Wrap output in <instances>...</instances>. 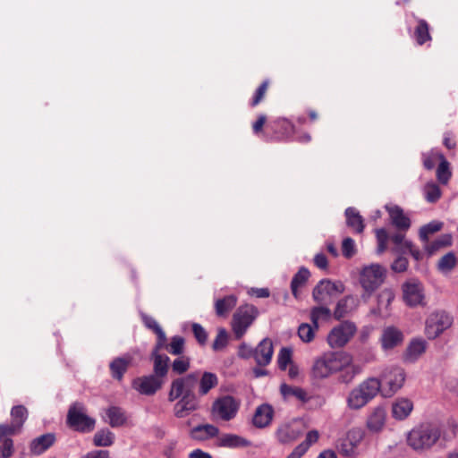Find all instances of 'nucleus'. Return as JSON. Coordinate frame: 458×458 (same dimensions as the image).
Here are the masks:
<instances>
[{
	"label": "nucleus",
	"instance_id": "1",
	"mask_svg": "<svg viewBox=\"0 0 458 458\" xmlns=\"http://www.w3.org/2000/svg\"><path fill=\"white\" fill-rule=\"evenodd\" d=\"M458 432V422L447 421L444 429L433 423H421L411 428L406 437L407 445L416 452H424L433 447L442 437L444 440L454 439Z\"/></svg>",
	"mask_w": 458,
	"mask_h": 458
},
{
	"label": "nucleus",
	"instance_id": "2",
	"mask_svg": "<svg viewBox=\"0 0 458 458\" xmlns=\"http://www.w3.org/2000/svg\"><path fill=\"white\" fill-rule=\"evenodd\" d=\"M342 370H346L342 381L348 383L360 372V368L353 363L352 355L345 352H327L314 360L312 376L322 379Z\"/></svg>",
	"mask_w": 458,
	"mask_h": 458
},
{
	"label": "nucleus",
	"instance_id": "3",
	"mask_svg": "<svg viewBox=\"0 0 458 458\" xmlns=\"http://www.w3.org/2000/svg\"><path fill=\"white\" fill-rule=\"evenodd\" d=\"M381 383L374 377H368L350 390L346 396V406L351 411H359L371 402L380 392Z\"/></svg>",
	"mask_w": 458,
	"mask_h": 458
},
{
	"label": "nucleus",
	"instance_id": "4",
	"mask_svg": "<svg viewBox=\"0 0 458 458\" xmlns=\"http://www.w3.org/2000/svg\"><path fill=\"white\" fill-rule=\"evenodd\" d=\"M386 276V267L378 263H371L360 267L358 274V282L363 291L361 299L365 302L385 283Z\"/></svg>",
	"mask_w": 458,
	"mask_h": 458
},
{
	"label": "nucleus",
	"instance_id": "5",
	"mask_svg": "<svg viewBox=\"0 0 458 458\" xmlns=\"http://www.w3.org/2000/svg\"><path fill=\"white\" fill-rule=\"evenodd\" d=\"M377 379L381 383L379 393H381L384 397H391L404 386L406 373L401 367L390 366L382 371L380 378Z\"/></svg>",
	"mask_w": 458,
	"mask_h": 458
},
{
	"label": "nucleus",
	"instance_id": "6",
	"mask_svg": "<svg viewBox=\"0 0 458 458\" xmlns=\"http://www.w3.org/2000/svg\"><path fill=\"white\" fill-rule=\"evenodd\" d=\"M366 437V431L361 427L349 428L341 438L338 449L346 457H356L361 454V445Z\"/></svg>",
	"mask_w": 458,
	"mask_h": 458
},
{
	"label": "nucleus",
	"instance_id": "7",
	"mask_svg": "<svg viewBox=\"0 0 458 458\" xmlns=\"http://www.w3.org/2000/svg\"><path fill=\"white\" fill-rule=\"evenodd\" d=\"M453 325V318L444 310L431 312L425 322V335L433 340L442 335Z\"/></svg>",
	"mask_w": 458,
	"mask_h": 458
},
{
	"label": "nucleus",
	"instance_id": "8",
	"mask_svg": "<svg viewBox=\"0 0 458 458\" xmlns=\"http://www.w3.org/2000/svg\"><path fill=\"white\" fill-rule=\"evenodd\" d=\"M240 403L232 396H224L216 400L211 408V414L216 420L229 421L239 410Z\"/></svg>",
	"mask_w": 458,
	"mask_h": 458
},
{
	"label": "nucleus",
	"instance_id": "9",
	"mask_svg": "<svg viewBox=\"0 0 458 458\" xmlns=\"http://www.w3.org/2000/svg\"><path fill=\"white\" fill-rule=\"evenodd\" d=\"M195 381L196 376L194 374H189L186 377L173 380L168 392V401L174 402L182 398L196 397L192 393Z\"/></svg>",
	"mask_w": 458,
	"mask_h": 458
},
{
	"label": "nucleus",
	"instance_id": "10",
	"mask_svg": "<svg viewBox=\"0 0 458 458\" xmlns=\"http://www.w3.org/2000/svg\"><path fill=\"white\" fill-rule=\"evenodd\" d=\"M344 291L341 282L321 280L313 289V298L317 302L327 303Z\"/></svg>",
	"mask_w": 458,
	"mask_h": 458
},
{
	"label": "nucleus",
	"instance_id": "11",
	"mask_svg": "<svg viewBox=\"0 0 458 458\" xmlns=\"http://www.w3.org/2000/svg\"><path fill=\"white\" fill-rule=\"evenodd\" d=\"M403 300L409 307L425 305V293L420 282L416 279L406 281L402 285Z\"/></svg>",
	"mask_w": 458,
	"mask_h": 458
},
{
	"label": "nucleus",
	"instance_id": "12",
	"mask_svg": "<svg viewBox=\"0 0 458 458\" xmlns=\"http://www.w3.org/2000/svg\"><path fill=\"white\" fill-rule=\"evenodd\" d=\"M67 421L71 427L80 431H90L95 427V420L86 414L81 403H74L68 411Z\"/></svg>",
	"mask_w": 458,
	"mask_h": 458
},
{
	"label": "nucleus",
	"instance_id": "13",
	"mask_svg": "<svg viewBox=\"0 0 458 458\" xmlns=\"http://www.w3.org/2000/svg\"><path fill=\"white\" fill-rule=\"evenodd\" d=\"M253 306H244L238 309L233 318V331L236 338H241L251 325L257 316Z\"/></svg>",
	"mask_w": 458,
	"mask_h": 458
},
{
	"label": "nucleus",
	"instance_id": "14",
	"mask_svg": "<svg viewBox=\"0 0 458 458\" xmlns=\"http://www.w3.org/2000/svg\"><path fill=\"white\" fill-rule=\"evenodd\" d=\"M355 332V325L345 321L330 331L327 335V343L332 348L343 347L354 335Z\"/></svg>",
	"mask_w": 458,
	"mask_h": 458
},
{
	"label": "nucleus",
	"instance_id": "15",
	"mask_svg": "<svg viewBox=\"0 0 458 458\" xmlns=\"http://www.w3.org/2000/svg\"><path fill=\"white\" fill-rule=\"evenodd\" d=\"M164 385V379L155 375L141 376L131 382L132 388L143 395H154Z\"/></svg>",
	"mask_w": 458,
	"mask_h": 458
},
{
	"label": "nucleus",
	"instance_id": "16",
	"mask_svg": "<svg viewBox=\"0 0 458 458\" xmlns=\"http://www.w3.org/2000/svg\"><path fill=\"white\" fill-rule=\"evenodd\" d=\"M387 413L382 405L373 407L366 418V429L371 434L381 433L386 425Z\"/></svg>",
	"mask_w": 458,
	"mask_h": 458
},
{
	"label": "nucleus",
	"instance_id": "17",
	"mask_svg": "<svg viewBox=\"0 0 458 458\" xmlns=\"http://www.w3.org/2000/svg\"><path fill=\"white\" fill-rule=\"evenodd\" d=\"M414 410V402L407 396L395 398L390 406L391 417L396 421H404L410 418Z\"/></svg>",
	"mask_w": 458,
	"mask_h": 458
},
{
	"label": "nucleus",
	"instance_id": "18",
	"mask_svg": "<svg viewBox=\"0 0 458 458\" xmlns=\"http://www.w3.org/2000/svg\"><path fill=\"white\" fill-rule=\"evenodd\" d=\"M404 336L403 332L393 326L386 327L383 329L380 336V344L384 352H389L400 346L403 342Z\"/></svg>",
	"mask_w": 458,
	"mask_h": 458
},
{
	"label": "nucleus",
	"instance_id": "19",
	"mask_svg": "<svg viewBox=\"0 0 458 458\" xmlns=\"http://www.w3.org/2000/svg\"><path fill=\"white\" fill-rule=\"evenodd\" d=\"M386 209L389 214L392 224L396 228L402 231H407L411 227V219L401 207L389 204L386 206Z\"/></svg>",
	"mask_w": 458,
	"mask_h": 458
},
{
	"label": "nucleus",
	"instance_id": "20",
	"mask_svg": "<svg viewBox=\"0 0 458 458\" xmlns=\"http://www.w3.org/2000/svg\"><path fill=\"white\" fill-rule=\"evenodd\" d=\"M16 435L8 429L7 424H0V458H10L13 455L15 448L12 436Z\"/></svg>",
	"mask_w": 458,
	"mask_h": 458
},
{
	"label": "nucleus",
	"instance_id": "21",
	"mask_svg": "<svg viewBox=\"0 0 458 458\" xmlns=\"http://www.w3.org/2000/svg\"><path fill=\"white\" fill-rule=\"evenodd\" d=\"M274 353L273 343L269 338L263 339L254 350V359L258 365L267 366Z\"/></svg>",
	"mask_w": 458,
	"mask_h": 458
},
{
	"label": "nucleus",
	"instance_id": "22",
	"mask_svg": "<svg viewBox=\"0 0 458 458\" xmlns=\"http://www.w3.org/2000/svg\"><path fill=\"white\" fill-rule=\"evenodd\" d=\"M273 417V407L267 403H263L257 407L252 418V422L255 427L262 428L271 423Z\"/></svg>",
	"mask_w": 458,
	"mask_h": 458
},
{
	"label": "nucleus",
	"instance_id": "23",
	"mask_svg": "<svg viewBox=\"0 0 458 458\" xmlns=\"http://www.w3.org/2000/svg\"><path fill=\"white\" fill-rule=\"evenodd\" d=\"M216 445L219 447L240 448L250 445V442L236 434H223L217 436Z\"/></svg>",
	"mask_w": 458,
	"mask_h": 458
},
{
	"label": "nucleus",
	"instance_id": "24",
	"mask_svg": "<svg viewBox=\"0 0 458 458\" xmlns=\"http://www.w3.org/2000/svg\"><path fill=\"white\" fill-rule=\"evenodd\" d=\"M394 297L395 293L392 288L386 287L381 290L377 295V308L373 312L379 316H386Z\"/></svg>",
	"mask_w": 458,
	"mask_h": 458
},
{
	"label": "nucleus",
	"instance_id": "25",
	"mask_svg": "<svg viewBox=\"0 0 458 458\" xmlns=\"http://www.w3.org/2000/svg\"><path fill=\"white\" fill-rule=\"evenodd\" d=\"M28 418V411L22 405H17L11 410V424L7 425L8 429L15 434L21 432L26 420Z\"/></svg>",
	"mask_w": 458,
	"mask_h": 458
},
{
	"label": "nucleus",
	"instance_id": "26",
	"mask_svg": "<svg viewBox=\"0 0 458 458\" xmlns=\"http://www.w3.org/2000/svg\"><path fill=\"white\" fill-rule=\"evenodd\" d=\"M198 408L199 403L196 397L178 399V402L174 407V414L177 418H184L190 412L196 411Z\"/></svg>",
	"mask_w": 458,
	"mask_h": 458
},
{
	"label": "nucleus",
	"instance_id": "27",
	"mask_svg": "<svg viewBox=\"0 0 458 458\" xmlns=\"http://www.w3.org/2000/svg\"><path fill=\"white\" fill-rule=\"evenodd\" d=\"M218 434V428L212 424L196 426L190 432L191 437L198 441L208 440L209 438L217 437Z\"/></svg>",
	"mask_w": 458,
	"mask_h": 458
},
{
	"label": "nucleus",
	"instance_id": "28",
	"mask_svg": "<svg viewBox=\"0 0 458 458\" xmlns=\"http://www.w3.org/2000/svg\"><path fill=\"white\" fill-rule=\"evenodd\" d=\"M161 349L162 348H157V344L152 352V359L154 361L153 375L157 376L159 378L163 379L168 372L169 358L166 355H161L159 353Z\"/></svg>",
	"mask_w": 458,
	"mask_h": 458
},
{
	"label": "nucleus",
	"instance_id": "29",
	"mask_svg": "<svg viewBox=\"0 0 458 458\" xmlns=\"http://www.w3.org/2000/svg\"><path fill=\"white\" fill-rule=\"evenodd\" d=\"M427 349V342L422 338L412 339L407 346L405 359L413 362L417 360Z\"/></svg>",
	"mask_w": 458,
	"mask_h": 458
},
{
	"label": "nucleus",
	"instance_id": "30",
	"mask_svg": "<svg viewBox=\"0 0 458 458\" xmlns=\"http://www.w3.org/2000/svg\"><path fill=\"white\" fill-rule=\"evenodd\" d=\"M132 362L131 354H126L123 357L117 358L110 363V369L114 378L121 380L127 368Z\"/></svg>",
	"mask_w": 458,
	"mask_h": 458
},
{
	"label": "nucleus",
	"instance_id": "31",
	"mask_svg": "<svg viewBox=\"0 0 458 458\" xmlns=\"http://www.w3.org/2000/svg\"><path fill=\"white\" fill-rule=\"evenodd\" d=\"M358 306V301L353 296H346L337 302L334 315L337 319L344 318L349 312L354 310Z\"/></svg>",
	"mask_w": 458,
	"mask_h": 458
},
{
	"label": "nucleus",
	"instance_id": "32",
	"mask_svg": "<svg viewBox=\"0 0 458 458\" xmlns=\"http://www.w3.org/2000/svg\"><path fill=\"white\" fill-rule=\"evenodd\" d=\"M218 384V377L215 373L204 372L200 377L198 387V394L200 396L206 395L211 389Z\"/></svg>",
	"mask_w": 458,
	"mask_h": 458
},
{
	"label": "nucleus",
	"instance_id": "33",
	"mask_svg": "<svg viewBox=\"0 0 458 458\" xmlns=\"http://www.w3.org/2000/svg\"><path fill=\"white\" fill-rule=\"evenodd\" d=\"M55 442V436L46 434L35 438L30 443V450L35 454H40L49 448Z\"/></svg>",
	"mask_w": 458,
	"mask_h": 458
},
{
	"label": "nucleus",
	"instance_id": "34",
	"mask_svg": "<svg viewBox=\"0 0 458 458\" xmlns=\"http://www.w3.org/2000/svg\"><path fill=\"white\" fill-rule=\"evenodd\" d=\"M347 225L356 233H362L364 229V223L361 216L353 208H348L345 210Z\"/></svg>",
	"mask_w": 458,
	"mask_h": 458
},
{
	"label": "nucleus",
	"instance_id": "35",
	"mask_svg": "<svg viewBox=\"0 0 458 458\" xmlns=\"http://www.w3.org/2000/svg\"><path fill=\"white\" fill-rule=\"evenodd\" d=\"M106 421L111 427H120L126 422V416L123 411L118 407H110L106 411Z\"/></svg>",
	"mask_w": 458,
	"mask_h": 458
},
{
	"label": "nucleus",
	"instance_id": "36",
	"mask_svg": "<svg viewBox=\"0 0 458 458\" xmlns=\"http://www.w3.org/2000/svg\"><path fill=\"white\" fill-rule=\"evenodd\" d=\"M237 299L233 295L224 299H218L215 302L216 313L219 317L227 315V313L236 305Z\"/></svg>",
	"mask_w": 458,
	"mask_h": 458
},
{
	"label": "nucleus",
	"instance_id": "37",
	"mask_svg": "<svg viewBox=\"0 0 458 458\" xmlns=\"http://www.w3.org/2000/svg\"><path fill=\"white\" fill-rule=\"evenodd\" d=\"M318 325L309 323H301L298 327V336L303 343H310L314 340Z\"/></svg>",
	"mask_w": 458,
	"mask_h": 458
},
{
	"label": "nucleus",
	"instance_id": "38",
	"mask_svg": "<svg viewBox=\"0 0 458 458\" xmlns=\"http://www.w3.org/2000/svg\"><path fill=\"white\" fill-rule=\"evenodd\" d=\"M142 319L145 326L150 329H152L157 335V348H163L166 342V337L165 332L159 327L157 322L151 317L147 315H142Z\"/></svg>",
	"mask_w": 458,
	"mask_h": 458
},
{
	"label": "nucleus",
	"instance_id": "39",
	"mask_svg": "<svg viewBox=\"0 0 458 458\" xmlns=\"http://www.w3.org/2000/svg\"><path fill=\"white\" fill-rule=\"evenodd\" d=\"M457 259L453 252L444 255L437 263V268L443 275H448L455 267Z\"/></svg>",
	"mask_w": 458,
	"mask_h": 458
},
{
	"label": "nucleus",
	"instance_id": "40",
	"mask_svg": "<svg viewBox=\"0 0 458 458\" xmlns=\"http://www.w3.org/2000/svg\"><path fill=\"white\" fill-rule=\"evenodd\" d=\"M310 275V271L307 268L301 267L297 274L293 276L291 283V289L295 298H298L299 296V287L302 286L308 281Z\"/></svg>",
	"mask_w": 458,
	"mask_h": 458
},
{
	"label": "nucleus",
	"instance_id": "41",
	"mask_svg": "<svg viewBox=\"0 0 458 458\" xmlns=\"http://www.w3.org/2000/svg\"><path fill=\"white\" fill-rule=\"evenodd\" d=\"M432 155L436 156V157H437L440 160V164L437 170V179L440 182L446 183L448 182L449 178L451 177L449 164L445 159L444 156L441 153L436 152V153H432Z\"/></svg>",
	"mask_w": 458,
	"mask_h": 458
},
{
	"label": "nucleus",
	"instance_id": "42",
	"mask_svg": "<svg viewBox=\"0 0 458 458\" xmlns=\"http://www.w3.org/2000/svg\"><path fill=\"white\" fill-rule=\"evenodd\" d=\"M114 436L111 431L107 429H102L94 435L93 444L96 446L106 447L110 446L114 443Z\"/></svg>",
	"mask_w": 458,
	"mask_h": 458
},
{
	"label": "nucleus",
	"instance_id": "43",
	"mask_svg": "<svg viewBox=\"0 0 458 458\" xmlns=\"http://www.w3.org/2000/svg\"><path fill=\"white\" fill-rule=\"evenodd\" d=\"M280 392L285 400L296 398L298 400H304L306 393L300 387L290 386L286 384H283L280 387Z\"/></svg>",
	"mask_w": 458,
	"mask_h": 458
},
{
	"label": "nucleus",
	"instance_id": "44",
	"mask_svg": "<svg viewBox=\"0 0 458 458\" xmlns=\"http://www.w3.org/2000/svg\"><path fill=\"white\" fill-rule=\"evenodd\" d=\"M443 227V223L440 221H431L428 224L420 227L419 235L421 241L427 242L428 236L434 233L440 231Z\"/></svg>",
	"mask_w": 458,
	"mask_h": 458
},
{
	"label": "nucleus",
	"instance_id": "45",
	"mask_svg": "<svg viewBox=\"0 0 458 458\" xmlns=\"http://www.w3.org/2000/svg\"><path fill=\"white\" fill-rule=\"evenodd\" d=\"M331 311L327 307H315L310 310V320L313 324L318 325L322 320H328Z\"/></svg>",
	"mask_w": 458,
	"mask_h": 458
},
{
	"label": "nucleus",
	"instance_id": "46",
	"mask_svg": "<svg viewBox=\"0 0 458 458\" xmlns=\"http://www.w3.org/2000/svg\"><path fill=\"white\" fill-rule=\"evenodd\" d=\"M424 196L428 202H436L441 196L439 187L434 183H427L424 187Z\"/></svg>",
	"mask_w": 458,
	"mask_h": 458
},
{
	"label": "nucleus",
	"instance_id": "47",
	"mask_svg": "<svg viewBox=\"0 0 458 458\" xmlns=\"http://www.w3.org/2000/svg\"><path fill=\"white\" fill-rule=\"evenodd\" d=\"M278 367L282 370H285L288 366L293 364L292 361V350L289 348H282L277 357Z\"/></svg>",
	"mask_w": 458,
	"mask_h": 458
},
{
	"label": "nucleus",
	"instance_id": "48",
	"mask_svg": "<svg viewBox=\"0 0 458 458\" xmlns=\"http://www.w3.org/2000/svg\"><path fill=\"white\" fill-rule=\"evenodd\" d=\"M416 40L420 45H422L427 40L430 39L428 33V27L426 21H420L415 31Z\"/></svg>",
	"mask_w": 458,
	"mask_h": 458
},
{
	"label": "nucleus",
	"instance_id": "49",
	"mask_svg": "<svg viewBox=\"0 0 458 458\" xmlns=\"http://www.w3.org/2000/svg\"><path fill=\"white\" fill-rule=\"evenodd\" d=\"M375 233L377 242V253L382 254L386 250L388 233L384 228L377 229Z\"/></svg>",
	"mask_w": 458,
	"mask_h": 458
},
{
	"label": "nucleus",
	"instance_id": "50",
	"mask_svg": "<svg viewBox=\"0 0 458 458\" xmlns=\"http://www.w3.org/2000/svg\"><path fill=\"white\" fill-rule=\"evenodd\" d=\"M391 239L396 245L398 251L406 252L408 248H411L412 242L407 240L402 233L394 234Z\"/></svg>",
	"mask_w": 458,
	"mask_h": 458
},
{
	"label": "nucleus",
	"instance_id": "51",
	"mask_svg": "<svg viewBox=\"0 0 458 458\" xmlns=\"http://www.w3.org/2000/svg\"><path fill=\"white\" fill-rule=\"evenodd\" d=\"M190 369V359L186 357H181L175 359L172 364V369L176 374H182Z\"/></svg>",
	"mask_w": 458,
	"mask_h": 458
},
{
	"label": "nucleus",
	"instance_id": "52",
	"mask_svg": "<svg viewBox=\"0 0 458 458\" xmlns=\"http://www.w3.org/2000/svg\"><path fill=\"white\" fill-rule=\"evenodd\" d=\"M227 343L228 335L225 329H219L216 337L213 342V350L221 351L227 345Z\"/></svg>",
	"mask_w": 458,
	"mask_h": 458
},
{
	"label": "nucleus",
	"instance_id": "53",
	"mask_svg": "<svg viewBox=\"0 0 458 458\" xmlns=\"http://www.w3.org/2000/svg\"><path fill=\"white\" fill-rule=\"evenodd\" d=\"M451 238L450 236H446V240H437L430 244H428L425 246V252L427 255L432 256L435 254L440 248L444 247L445 245L450 244Z\"/></svg>",
	"mask_w": 458,
	"mask_h": 458
},
{
	"label": "nucleus",
	"instance_id": "54",
	"mask_svg": "<svg viewBox=\"0 0 458 458\" xmlns=\"http://www.w3.org/2000/svg\"><path fill=\"white\" fill-rule=\"evenodd\" d=\"M184 346V340L182 337L175 335L172 338L169 344L168 351L174 355H179L182 352Z\"/></svg>",
	"mask_w": 458,
	"mask_h": 458
},
{
	"label": "nucleus",
	"instance_id": "55",
	"mask_svg": "<svg viewBox=\"0 0 458 458\" xmlns=\"http://www.w3.org/2000/svg\"><path fill=\"white\" fill-rule=\"evenodd\" d=\"M343 254L346 258H351L355 253V243L354 241L351 238H346L344 240L342 244Z\"/></svg>",
	"mask_w": 458,
	"mask_h": 458
},
{
	"label": "nucleus",
	"instance_id": "56",
	"mask_svg": "<svg viewBox=\"0 0 458 458\" xmlns=\"http://www.w3.org/2000/svg\"><path fill=\"white\" fill-rule=\"evenodd\" d=\"M192 330L198 342L201 344H205L208 339V335L205 329L199 324L192 325Z\"/></svg>",
	"mask_w": 458,
	"mask_h": 458
},
{
	"label": "nucleus",
	"instance_id": "57",
	"mask_svg": "<svg viewBox=\"0 0 458 458\" xmlns=\"http://www.w3.org/2000/svg\"><path fill=\"white\" fill-rule=\"evenodd\" d=\"M278 437L282 442H287L297 437V434L294 432L289 433V427L283 426L278 430Z\"/></svg>",
	"mask_w": 458,
	"mask_h": 458
},
{
	"label": "nucleus",
	"instance_id": "58",
	"mask_svg": "<svg viewBox=\"0 0 458 458\" xmlns=\"http://www.w3.org/2000/svg\"><path fill=\"white\" fill-rule=\"evenodd\" d=\"M407 267L408 260L403 257L397 258L391 266L392 270L397 273L404 272Z\"/></svg>",
	"mask_w": 458,
	"mask_h": 458
},
{
	"label": "nucleus",
	"instance_id": "59",
	"mask_svg": "<svg viewBox=\"0 0 458 458\" xmlns=\"http://www.w3.org/2000/svg\"><path fill=\"white\" fill-rule=\"evenodd\" d=\"M238 355L241 358L249 359L252 356L254 357V351L250 345L242 344L238 349Z\"/></svg>",
	"mask_w": 458,
	"mask_h": 458
},
{
	"label": "nucleus",
	"instance_id": "60",
	"mask_svg": "<svg viewBox=\"0 0 458 458\" xmlns=\"http://www.w3.org/2000/svg\"><path fill=\"white\" fill-rule=\"evenodd\" d=\"M267 89V81H264L257 89L253 98L252 106H256L263 98Z\"/></svg>",
	"mask_w": 458,
	"mask_h": 458
},
{
	"label": "nucleus",
	"instance_id": "61",
	"mask_svg": "<svg viewBox=\"0 0 458 458\" xmlns=\"http://www.w3.org/2000/svg\"><path fill=\"white\" fill-rule=\"evenodd\" d=\"M81 458H110V454L107 450H95L88 453Z\"/></svg>",
	"mask_w": 458,
	"mask_h": 458
},
{
	"label": "nucleus",
	"instance_id": "62",
	"mask_svg": "<svg viewBox=\"0 0 458 458\" xmlns=\"http://www.w3.org/2000/svg\"><path fill=\"white\" fill-rule=\"evenodd\" d=\"M308 450V445H299L286 458H301Z\"/></svg>",
	"mask_w": 458,
	"mask_h": 458
},
{
	"label": "nucleus",
	"instance_id": "63",
	"mask_svg": "<svg viewBox=\"0 0 458 458\" xmlns=\"http://www.w3.org/2000/svg\"><path fill=\"white\" fill-rule=\"evenodd\" d=\"M188 457L189 458H212V455L209 453L198 448V449H194L193 451H191L189 454Z\"/></svg>",
	"mask_w": 458,
	"mask_h": 458
},
{
	"label": "nucleus",
	"instance_id": "64",
	"mask_svg": "<svg viewBox=\"0 0 458 458\" xmlns=\"http://www.w3.org/2000/svg\"><path fill=\"white\" fill-rule=\"evenodd\" d=\"M445 386L449 391L458 394V377L448 379L446 381Z\"/></svg>",
	"mask_w": 458,
	"mask_h": 458
}]
</instances>
